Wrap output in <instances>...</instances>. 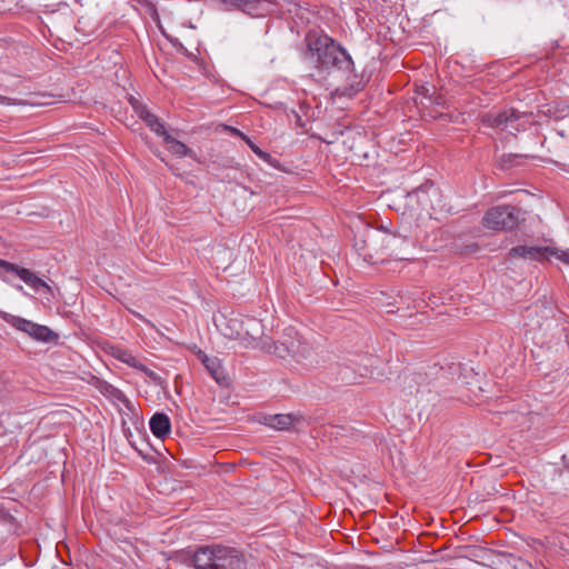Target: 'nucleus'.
I'll return each mask as SVG.
<instances>
[{"label":"nucleus","mask_w":569,"mask_h":569,"mask_svg":"<svg viewBox=\"0 0 569 569\" xmlns=\"http://www.w3.org/2000/svg\"><path fill=\"white\" fill-rule=\"evenodd\" d=\"M116 357L117 359L132 368H140L141 366V362L131 352L127 350H119Z\"/></svg>","instance_id":"nucleus-18"},{"label":"nucleus","mask_w":569,"mask_h":569,"mask_svg":"<svg viewBox=\"0 0 569 569\" xmlns=\"http://www.w3.org/2000/svg\"><path fill=\"white\" fill-rule=\"evenodd\" d=\"M203 363L207 368V370L210 372L211 377L219 383L224 385L227 383V376L224 373L223 368L221 367L220 362L217 359H209L206 358L203 360Z\"/></svg>","instance_id":"nucleus-15"},{"label":"nucleus","mask_w":569,"mask_h":569,"mask_svg":"<svg viewBox=\"0 0 569 569\" xmlns=\"http://www.w3.org/2000/svg\"><path fill=\"white\" fill-rule=\"evenodd\" d=\"M307 41L316 68L343 80L336 89L339 96L352 98L365 88L362 76L355 72L351 56L332 38L322 34L308 37Z\"/></svg>","instance_id":"nucleus-1"},{"label":"nucleus","mask_w":569,"mask_h":569,"mask_svg":"<svg viewBox=\"0 0 569 569\" xmlns=\"http://www.w3.org/2000/svg\"><path fill=\"white\" fill-rule=\"evenodd\" d=\"M301 417L293 413L270 415L263 418V423L276 430H289L300 421Z\"/></svg>","instance_id":"nucleus-11"},{"label":"nucleus","mask_w":569,"mask_h":569,"mask_svg":"<svg viewBox=\"0 0 569 569\" xmlns=\"http://www.w3.org/2000/svg\"><path fill=\"white\" fill-rule=\"evenodd\" d=\"M163 142L167 149L174 156L182 158L192 154V150L188 148L183 142L177 140L169 133L163 137Z\"/></svg>","instance_id":"nucleus-14"},{"label":"nucleus","mask_w":569,"mask_h":569,"mask_svg":"<svg viewBox=\"0 0 569 569\" xmlns=\"http://www.w3.org/2000/svg\"><path fill=\"white\" fill-rule=\"evenodd\" d=\"M565 475H566V471H565V470H562V471L560 472V477H563Z\"/></svg>","instance_id":"nucleus-27"},{"label":"nucleus","mask_w":569,"mask_h":569,"mask_svg":"<svg viewBox=\"0 0 569 569\" xmlns=\"http://www.w3.org/2000/svg\"><path fill=\"white\" fill-rule=\"evenodd\" d=\"M149 427L154 437L164 439L171 431V422L169 417L163 412L154 413L149 421Z\"/></svg>","instance_id":"nucleus-13"},{"label":"nucleus","mask_w":569,"mask_h":569,"mask_svg":"<svg viewBox=\"0 0 569 569\" xmlns=\"http://www.w3.org/2000/svg\"><path fill=\"white\" fill-rule=\"evenodd\" d=\"M406 242L407 239L406 238H402V237H397V236H391V234H388L386 236V240L385 242L387 243V246H391L393 242Z\"/></svg>","instance_id":"nucleus-23"},{"label":"nucleus","mask_w":569,"mask_h":569,"mask_svg":"<svg viewBox=\"0 0 569 569\" xmlns=\"http://www.w3.org/2000/svg\"><path fill=\"white\" fill-rule=\"evenodd\" d=\"M512 257H519L529 260H545L549 256H556L560 261L569 264V251H553L550 247H527V246H518L510 250L509 252Z\"/></svg>","instance_id":"nucleus-9"},{"label":"nucleus","mask_w":569,"mask_h":569,"mask_svg":"<svg viewBox=\"0 0 569 569\" xmlns=\"http://www.w3.org/2000/svg\"><path fill=\"white\" fill-rule=\"evenodd\" d=\"M227 10L239 9L250 16H260L263 0H218Z\"/></svg>","instance_id":"nucleus-12"},{"label":"nucleus","mask_w":569,"mask_h":569,"mask_svg":"<svg viewBox=\"0 0 569 569\" xmlns=\"http://www.w3.org/2000/svg\"><path fill=\"white\" fill-rule=\"evenodd\" d=\"M131 106L136 112V114L143 121L146 120L152 112L148 109V107L138 100L131 98Z\"/></svg>","instance_id":"nucleus-19"},{"label":"nucleus","mask_w":569,"mask_h":569,"mask_svg":"<svg viewBox=\"0 0 569 569\" xmlns=\"http://www.w3.org/2000/svg\"><path fill=\"white\" fill-rule=\"evenodd\" d=\"M143 122L147 127L150 128L157 136L164 137L168 132L163 126V123L159 120V118L151 113Z\"/></svg>","instance_id":"nucleus-17"},{"label":"nucleus","mask_w":569,"mask_h":569,"mask_svg":"<svg viewBox=\"0 0 569 569\" xmlns=\"http://www.w3.org/2000/svg\"><path fill=\"white\" fill-rule=\"evenodd\" d=\"M243 322L238 319L229 320L230 332H224V336L230 339H241L246 348H254L257 346V339L261 333V325L253 318H249L243 328Z\"/></svg>","instance_id":"nucleus-7"},{"label":"nucleus","mask_w":569,"mask_h":569,"mask_svg":"<svg viewBox=\"0 0 569 569\" xmlns=\"http://www.w3.org/2000/svg\"><path fill=\"white\" fill-rule=\"evenodd\" d=\"M562 459H563V461H565L566 470H567V472H569V461L567 460V456H566V455H563V456H562Z\"/></svg>","instance_id":"nucleus-25"},{"label":"nucleus","mask_w":569,"mask_h":569,"mask_svg":"<svg viewBox=\"0 0 569 569\" xmlns=\"http://www.w3.org/2000/svg\"><path fill=\"white\" fill-rule=\"evenodd\" d=\"M137 369L142 371L146 376H148L152 380H154V381L158 380V375L154 371L147 368L142 362H141L140 368H137Z\"/></svg>","instance_id":"nucleus-22"},{"label":"nucleus","mask_w":569,"mask_h":569,"mask_svg":"<svg viewBox=\"0 0 569 569\" xmlns=\"http://www.w3.org/2000/svg\"><path fill=\"white\" fill-rule=\"evenodd\" d=\"M0 104H17L14 99H11L9 97L0 96Z\"/></svg>","instance_id":"nucleus-24"},{"label":"nucleus","mask_w":569,"mask_h":569,"mask_svg":"<svg viewBox=\"0 0 569 569\" xmlns=\"http://www.w3.org/2000/svg\"><path fill=\"white\" fill-rule=\"evenodd\" d=\"M399 259H401V260H408L409 258H407V257H405V256H401V257H399Z\"/></svg>","instance_id":"nucleus-26"},{"label":"nucleus","mask_w":569,"mask_h":569,"mask_svg":"<svg viewBox=\"0 0 569 569\" xmlns=\"http://www.w3.org/2000/svg\"><path fill=\"white\" fill-rule=\"evenodd\" d=\"M519 158H521L520 154H502L499 159L500 168L503 170L511 168Z\"/></svg>","instance_id":"nucleus-20"},{"label":"nucleus","mask_w":569,"mask_h":569,"mask_svg":"<svg viewBox=\"0 0 569 569\" xmlns=\"http://www.w3.org/2000/svg\"><path fill=\"white\" fill-rule=\"evenodd\" d=\"M100 390L103 396H106L107 398H109L112 401L121 402L127 406H129V403H130V401L128 400L126 395L120 389L116 388L114 386H112L110 383H107V382L103 383L101 386Z\"/></svg>","instance_id":"nucleus-16"},{"label":"nucleus","mask_w":569,"mask_h":569,"mask_svg":"<svg viewBox=\"0 0 569 569\" xmlns=\"http://www.w3.org/2000/svg\"><path fill=\"white\" fill-rule=\"evenodd\" d=\"M376 362L377 358L371 355H353L339 366L338 378L347 385L356 383L361 378H378L373 368Z\"/></svg>","instance_id":"nucleus-4"},{"label":"nucleus","mask_w":569,"mask_h":569,"mask_svg":"<svg viewBox=\"0 0 569 569\" xmlns=\"http://www.w3.org/2000/svg\"><path fill=\"white\" fill-rule=\"evenodd\" d=\"M523 117L525 116H521L513 109L491 111L482 117V123L490 128L500 129L502 131L507 130L512 133L513 131L523 129V126L520 122Z\"/></svg>","instance_id":"nucleus-8"},{"label":"nucleus","mask_w":569,"mask_h":569,"mask_svg":"<svg viewBox=\"0 0 569 569\" xmlns=\"http://www.w3.org/2000/svg\"><path fill=\"white\" fill-rule=\"evenodd\" d=\"M0 267L8 272L16 273L23 282H26L36 291H40L42 288H49L41 278H39L33 271L29 269L21 268L3 259H0Z\"/></svg>","instance_id":"nucleus-10"},{"label":"nucleus","mask_w":569,"mask_h":569,"mask_svg":"<svg viewBox=\"0 0 569 569\" xmlns=\"http://www.w3.org/2000/svg\"><path fill=\"white\" fill-rule=\"evenodd\" d=\"M194 569H244L242 555L234 548L222 545L201 546L193 551Z\"/></svg>","instance_id":"nucleus-2"},{"label":"nucleus","mask_w":569,"mask_h":569,"mask_svg":"<svg viewBox=\"0 0 569 569\" xmlns=\"http://www.w3.org/2000/svg\"><path fill=\"white\" fill-rule=\"evenodd\" d=\"M247 142L250 147V149L261 159H266L269 157V154L264 151H262L259 147H257L253 142H251L249 139H247Z\"/></svg>","instance_id":"nucleus-21"},{"label":"nucleus","mask_w":569,"mask_h":569,"mask_svg":"<svg viewBox=\"0 0 569 569\" xmlns=\"http://www.w3.org/2000/svg\"><path fill=\"white\" fill-rule=\"evenodd\" d=\"M0 317L7 323L27 333L37 341L51 342L58 338V336L47 326L36 323L21 317L12 316L4 311H0Z\"/></svg>","instance_id":"nucleus-6"},{"label":"nucleus","mask_w":569,"mask_h":569,"mask_svg":"<svg viewBox=\"0 0 569 569\" xmlns=\"http://www.w3.org/2000/svg\"><path fill=\"white\" fill-rule=\"evenodd\" d=\"M520 222V210L512 206L490 208L482 217V224L495 231L513 230Z\"/></svg>","instance_id":"nucleus-5"},{"label":"nucleus","mask_w":569,"mask_h":569,"mask_svg":"<svg viewBox=\"0 0 569 569\" xmlns=\"http://www.w3.org/2000/svg\"><path fill=\"white\" fill-rule=\"evenodd\" d=\"M273 353L283 360H292L305 366L315 362V349L293 328H287L281 339L274 343Z\"/></svg>","instance_id":"nucleus-3"}]
</instances>
